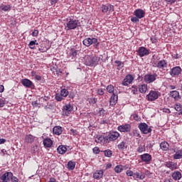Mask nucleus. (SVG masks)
Wrapping results in <instances>:
<instances>
[{
    "instance_id": "nucleus-1",
    "label": "nucleus",
    "mask_w": 182,
    "mask_h": 182,
    "mask_svg": "<svg viewBox=\"0 0 182 182\" xmlns=\"http://www.w3.org/2000/svg\"><path fill=\"white\" fill-rule=\"evenodd\" d=\"M100 59L102 60V58L99 56H90V55H85L84 57V63L87 66H97V65L100 62Z\"/></svg>"
},
{
    "instance_id": "nucleus-2",
    "label": "nucleus",
    "mask_w": 182,
    "mask_h": 182,
    "mask_svg": "<svg viewBox=\"0 0 182 182\" xmlns=\"http://www.w3.org/2000/svg\"><path fill=\"white\" fill-rule=\"evenodd\" d=\"M79 26H80V21H79V20H76L75 18H69L66 23L65 28L67 31H72L76 29V28H79Z\"/></svg>"
},
{
    "instance_id": "nucleus-3",
    "label": "nucleus",
    "mask_w": 182,
    "mask_h": 182,
    "mask_svg": "<svg viewBox=\"0 0 182 182\" xmlns=\"http://www.w3.org/2000/svg\"><path fill=\"white\" fill-rule=\"evenodd\" d=\"M138 128L142 134H149V133H151L152 131L151 127H149L145 122H141L138 125Z\"/></svg>"
},
{
    "instance_id": "nucleus-4",
    "label": "nucleus",
    "mask_w": 182,
    "mask_h": 182,
    "mask_svg": "<svg viewBox=\"0 0 182 182\" xmlns=\"http://www.w3.org/2000/svg\"><path fill=\"white\" fill-rule=\"evenodd\" d=\"M107 136L108 138V143H110V141H115V140H117L119 137H120V134L116 131H112L109 132Z\"/></svg>"
},
{
    "instance_id": "nucleus-5",
    "label": "nucleus",
    "mask_w": 182,
    "mask_h": 182,
    "mask_svg": "<svg viewBox=\"0 0 182 182\" xmlns=\"http://www.w3.org/2000/svg\"><path fill=\"white\" fill-rule=\"evenodd\" d=\"M95 143H100V144H107L109 143V139L107 135H98L95 137Z\"/></svg>"
},
{
    "instance_id": "nucleus-6",
    "label": "nucleus",
    "mask_w": 182,
    "mask_h": 182,
    "mask_svg": "<svg viewBox=\"0 0 182 182\" xmlns=\"http://www.w3.org/2000/svg\"><path fill=\"white\" fill-rule=\"evenodd\" d=\"M13 178L12 172H6L0 176L1 182H11Z\"/></svg>"
},
{
    "instance_id": "nucleus-7",
    "label": "nucleus",
    "mask_w": 182,
    "mask_h": 182,
    "mask_svg": "<svg viewBox=\"0 0 182 182\" xmlns=\"http://www.w3.org/2000/svg\"><path fill=\"white\" fill-rule=\"evenodd\" d=\"M101 11L102 14H112L114 11V6L112 4H102L101 6Z\"/></svg>"
},
{
    "instance_id": "nucleus-8",
    "label": "nucleus",
    "mask_w": 182,
    "mask_h": 182,
    "mask_svg": "<svg viewBox=\"0 0 182 182\" xmlns=\"http://www.w3.org/2000/svg\"><path fill=\"white\" fill-rule=\"evenodd\" d=\"M136 53L140 58H144V56L150 55V50L146 48V47L141 46L138 48Z\"/></svg>"
},
{
    "instance_id": "nucleus-9",
    "label": "nucleus",
    "mask_w": 182,
    "mask_h": 182,
    "mask_svg": "<svg viewBox=\"0 0 182 182\" xmlns=\"http://www.w3.org/2000/svg\"><path fill=\"white\" fill-rule=\"evenodd\" d=\"M117 130L121 133H130L132 130V125L129 124L119 125L117 127Z\"/></svg>"
},
{
    "instance_id": "nucleus-10",
    "label": "nucleus",
    "mask_w": 182,
    "mask_h": 182,
    "mask_svg": "<svg viewBox=\"0 0 182 182\" xmlns=\"http://www.w3.org/2000/svg\"><path fill=\"white\" fill-rule=\"evenodd\" d=\"M146 99L149 102H154V100H157L159 99V92L151 90L149 93L146 95Z\"/></svg>"
},
{
    "instance_id": "nucleus-11",
    "label": "nucleus",
    "mask_w": 182,
    "mask_h": 182,
    "mask_svg": "<svg viewBox=\"0 0 182 182\" xmlns=\"http://www.w3.org/2000/svg\"><path fill=\"white\" fill-rule=\"evenodd\" d=\"M73 112V105L71 104H66L65 105L63 106V116H69L70 113Z\"/></svg>"
},
{
    "instance_id": "nucleus-12",
    "label": "nucleus",
    "mask_w": 182,
    "mask_h": 182,
    "mask_svg": "<svg viewBox=\"0 0 182 182\" xmlns=\"http://www.w3.org/2000/svg\"><path fill=\"white\" fill-rule=\"evenodd\" d=\"M156 77H157L156 74H147L144 76V80L145 83H153L156 80Z\"/></svg>"
},
{
    "instance_id": "nucleus-13",
    "label": "nucleus",
    "mask_w": 182,
    "mask_h": 182,
    "mask_svg": "<svg viewBox=\"0 0 182 182\" xmlns=\"http://www.w3.org/2000/svg\"><path fill=\"white\" fill-rule=\"evenodd\" d=\"M181 73V68L179 66L174 67L171 69L169 72V75L172 76V77H174L176 76H178Z\"/></svg>"
},
{
    "instance_id": "nucleus-14",
    "label": "nucleus",
    "mask_w": 182,
    "mask_h": 182,
    "mask_svg": "<svg viewBox=\"0 0 182 182\" xmlns=\"http://www.w3.org/2000/svg\"><path fill=\"white\" fill-rule=\"evenodd\" d=\"M21 84L23 86H24V87H28L29 89H33V87H35L33 82L27 78L23 79L21 80Z\"/></svg>"
},
{
    "instance_id": "nucleus-15",
    "label": "nucleus",
    "mask_w": 182,
    "mask_h": 182,
    "mask_svg": "<svg viewBox=\"0 0 182 182\" xmlns=\"http://www.w3.org/2000/svg\"><path fill=\"white\" fill-rule=\"evenodd\" d=\"M82 43L85 45V46H90V45H93V43L96 45V43H97V40L95 38H87L82 41Z\"/></svg>"
},
{
    "instance_id": "nucleus-16",
    "label": "nucleus",
    "mask_w": 182,
    "mask_h": 182,
    "mask_svg": "<svg viewBox=\"0 0 182 182\" xmlns=\"http://www.w3.org/2000/svg\"><path fill=\"white\" fill-rule=\"evenodd\" d=\"M165 167H167V168H169V170H171V171H173V170H177V163L173 161H166L164 164Z\"/></svg>"
},
{
    "instance_id": "nucleus-17",
    "label": "nucleus",
    "mask_w": 182,
    "mask_h": 182,
    "mask_svg": "<svg viewBox=\"0 0 182 182\" xmlns=\"http://www.w3.org/2000/svg\"><path fill=\"white\" fill-rule=\"evenodd\" d=\"M134 15L138 18L139 19H141L143 18H144L145 15H146V11H144L143 9H138L136 10H135L134 11Z\"/></svg>"
},
{
    "instance_id": "nucleus-18",
    "label": "nucleus",
    "mask_w": 182,
    "mask_h": 182,
    "mask_svg": "<svg viewBox=\"0 0 182 182\" xmlns=\"http://www.w3.org/2000/svg\"><path fill=\"white\" fill-rule=\"evenodd\" d=\"M77 52L78 51L76 49L72 48L68 54L69 60H76V58H77Z\"/></svg>"
},
{
    "instance_id": "nucleus-19",
    "label": "nucleus",
    "mask_w": 182,
    "mask_h": 182,
    "mask_svg": "<svg viewBox=\"0 0 182 182\" xmlns=\"http://www.w3.org/2000/svg\"><path fill=\"white\" fill-rule=\"evenodd\" d=\"M134 79L133 75H127L122 81L123 86H129L133 82Z\"/></svg>"
},
{
    "instance_id": "nucleus-20",
    "label": "nucleus",
    "mask_w": 182,
    "mask_h": 182,
    "mask_svg": "<svg viewBox=\"0 0 182 182\" xmlns=\"http://www.w3.org/2000/svg\"><path fill=\"white\" fill-rule=\"evenodd\" d=\"M140 159L144 163L149 164V163H150L151 161V155L149 154H144L140 156Z\"/></svg>"
},
{
    "instance_id": "nucleus-21",
    "label": "nucleus",
    "mask_w": 182,
    "mask_h": 182,
    "mask_svg": "<svg viewBox=\"0 0 182 182\" xmlns=\"http://www.w3.org/2000/svg\"><path fill=\"white\" fill-rule=\"evenodd\" d=\"M103 174H105V170L100 169L97 170L94 174L93 177L95 178V180H100V178H103Z\"/></svg>"
},
{
    "instance_id": "nucleus-22",
    "label": "nucleus",
    "mask_w": 182,
    "mask_h": 182,
    "mask_svg": "<svg viewBox=\"0 0 182 182\" xmlns=\"http://www.w3.org/2000/svg\"><path fill=\"white\" fill-rule=\"evenodd\" d=\"M128 146H129V144L127 142V139H124L122 142H120L117 145V148L119 149V150H124L127 149Z\"/></svg>"
},
{
    "instance_id": "nucleus-23",
    "label": "nucleus",
    "mask_w": 182,
    "mask_h": 182,
    "mask_svg": "<svg viewBox=\"0 0 182 182\" xmlns=\"http://www.w3.org/2000/svg\"><path fill=\"white\" fill-rule=\"evenodd\" d=\"M12 9V7L9 4H1L0 12H9Z\"/></svg>"
},
{
    "instance_id": "nucleus-24",
    "label": "nucleus",
    "mask_w": 182,
    "mask_h": 182,
    "mask_svg": "<svg viewBox=\"0 0 182 182\" xmlns=\"http://www.w3.org/2000/svg\"><path fill=\"white\" fill-rule=\"evenodd\" d=\"M53 144V141H52L50 138H46L43 140V146L47 149L52 147Z\"/></svg>"
},
{
    "instance_id": "nucleus-25",
    "label": "nucleus",
    "mask_w": 182,
    "mask_h": 182,
    "mask_svg": "<svg viewBox=\"0 0 182 182\" xmlns=\"http://www.w3.org/2000/svg\"><path fill=\"white\" fill-rule=\"evenodd\" d=\"M117 99H118L117 95L113 93L109 99L110 106H115V105L117 103Z\"/></svg>"
},
{
    "instance_id": "nucleus-26",
    "label": "nucleus",
    "mask_w": 182,
    "mask_h": 182,
    "mask_svg": "<svg viewBox=\"0 0 182 182\" xmlns=\"http://www.w3.org/2000/svg\"><path fill=\"white\" fill-rule=\"evenodd\" d=\"M158 69H166L167 68V61L166 60H161L158 61Z\"/></svg>"
},
{
    "instance_id": "nucleus-27",
    "label": "nucleus",
    "mask_w": 182,
    "mask_h": 182,
    "mask_svg": "<svg viewBox=\"0 0 182 182\" xmlns=\"http://www.w3.org/2000/svg\"><path fill=\"white\" fill-rule=\"evenodd\" d=\"M24 141L28 144H32L33 141H35V136H33L32 134H28L26 135L24 138Z\"/></svg>"
},
{
    "instance_id": "nucleus-28",
    "label": "nucleus",
    "mask_w": 182,
    "mask_h": 182,
    "mask_svg": "<svg viewBox=\"0 0 182 182\" xmlns=\"http://www.w3.org/2000/svg\"><path fill=\"white\" fill-rule=\"evenodd\" d=\"M160 149L161 150H163L164 151H167V150H168V148L170 147V145L168 144V143L166 141H162L160 144Z\"/></svg>"
},
{
    "instance_id": "nucleus-29",
    "label": "nucleus",
    "mask_w": 182,
    "mask_h": 182,
    "mask_svg": "<svg viewBox=\"0 0 182 182\" xmlns=\"http://www.w3.org/2000/svg\"><path fill=\"white\" fill-rule=\"evenodd\" d=\"M129 134L131 137H141L138 129H133L131 132H129Z\"/></svg>"
},
{
    "instance_id": "nucleus-30",
    "label": "nucleus",
    "mask_w": 182,
    "mask_h": 182,
    "mask_svg": "<svg viewBox=\"0 0 182 182\" xmlns=\"http://www.w3.org/2000/svg\"><path fill=\"white\" fill-rule=\"evenodd\" d=\"M63 130L62 129V127H55L53 129V132L54 134H56L57 136H60V134H62Z\"/></svg>"
},
{
    "instance_id": "nucleus-31",
    "label": "nucleus",
    "mask_w": 182,
    "mask_h": 182,
    "mask_svg": "<svg viewBox=\"0 0 182 182\" xmlns=\"http://www.w3.org/2000/svg\"><path fill=\"white\" fill-rule=\"evenodd\" d=\"M68 151V148L63 145H60L58 147L57 151L59 154H65L66 151Z\"/></svg>"
},
{
    "instance_id": "nucleus-32",
    "label": "nucleus",
    "mask_w": 182,
    "mask_h": 182,
    "mask_svg": "<svg viewBox=\"0 0 182 182\" xmlns=\"http://www.w3.org/2000/svg\"><path fill=\"white\" fill-rule=\"evenodd\" d=\"M181 173L180 171H175L172 173V178L173 180H181Z\"/></svg>"
},
{
    "instance_id": "nucleus-33",
    "label": "nucleus",
    "mask_w": 182,
    "mask_h": 182,
    "mask_svg": "<svg viewBox=\"0 0 182 182\" xmlns=\"http://www.w3.org/2000/svg\"><path fill=\"white\" fill-rule=\"evenodd\" d=\"M173 159L175 160H179V159H182V149H178L175 152Z\"/></svg>"
},
{
    "instance_id": "nucleus-34",
    "label": "nucleus",
    "mask_w": 182,
    "mask_h": 182,
    "mask_svg": "<svg viewBox=\"0 0 182 182\" xmlns=\"http://www.w3.org/2000/svg\"><path fill=\"white\" fill-rule=\"evenodd\" d=\"M170 95L171 97H173L175 100H178V99H180V92L178 91L173 90L170 92Z\"/></svg>"
},
{
    "instance_id": "nucleus-35",
    "label": "nucleus",
    "mask_w": 182,
    "mask_h": 182,
    "mask_svg": "<svg viewBox=\"0 0 182 182\" xmlns=\"http://www.w3.org/2000/svg\"><path fill=\"white\" fill-rule=\"evenodd\" d=\"M139 90L140 93H146V92H147V85L143 84L139 85Z\"/></svg>"
},
{
    "instance_id": "nucleus-36",
    "label": "nucleus",
    "mask_w": 182,
    "mask_h": 182,
    "mask_svg": "<svg viewBox=\"0 0 182 182\" xmlns=\"http://www.w3.org/2000/svg\"><path fill=\"white\" fill-rule=\"evenodd\" d=\"M75 167H76V163L75 161H70L68 163V170H75Z\"/></svg>"
},
{
    "instance_id": "nucleus-37",
    "label": "nucleus",
    "mask_w": 182,
    "mask_h": 182,
    "mask_svg": "<svg viewBox=\"0 0 182 182\" xmlns=\"http://www.w3.org/2000/svg\"><path fill=\"white\" fill-rule=\"evenodd\" d=\"M134 178H139L140 180H143L144 178V174L142 173L136 172L134 173Z\"/></svg>"
},
{
    "instance_id": "nucleus-38",
    "label": "nucleus",
    "mask_w": 182,
    "mask_h": 182,
    "mask_svg": "<svg viewBox=\"0 0 182 182\" xmlns=\"http://www.w3.org/2000/svg\"><path fill=\"white\" fill-rule=\"evenodd\" d=\"M123 170H124V166H123L122 165H117L114 168L115 173H122Z\"/></svg>"
},
{
    "instance_id": "nucleus-39",
    "label": "nucleus",
    "mask_w": 182,
    "mask_h": 182,
    "mask_svg": "<svg viewBox=\"0 0 182 182\" xmlns=\"http://www.w3.org/2000/svg\"><path fill=\"white\" fill-rule=\"evenodd\" d=\"M60 95H62L64 97H68V96H69V90H68L67 89H62L60 90Z\"/></svg>"
},
{
    "instance_id": "nucleus-40",
    "label": "nucleus",
    "mask_w": 182,
    "mask_h": 182,
    "mask_svg": "<svg viewBox=\"0 0 182 182\" xmlns=\"http://www.w3.org/2000/svg\"><path fill=\"white\" fill-rule=\"evenodd\" d=\"M55 99V100H57V102H62V100H65V97L63 95H61L60 93H56Z\"/></svg>"
},
{
    "instance_id": "nucleus-41",
    "label": "nucleus",
    "mask_w": 182,
    "mask_h": 182,
    "mask_svg": "<svg viewBox=\"0 0 182 182\" xmlns=\"http://www.w3.org/2000/svg\"><path fill=\"white\" fill-rule=\"evenodd\" d=\"M107 91L108 93H114V87L112 85H109L107 87Z\"/></svg>"
},
{
    "instance_id": "nucleus-42",
    "label": "nucleus",
    "mask_w": 182,
    "mask_h": 182,
    "mask_svg": "<svg viewBox=\"0 0 182 182\" xmlns=\"http://www.w3.org/2000/svg\"><path fill=\"white\" fill-rule=\"evenodd\" d=\"M104 154L105 157H112L113 152L110 149H107L104 151Z\"/></svg>"
},
{
    "instance_id": "nucleus-43",
    "label": "nucleus",
    "mask_w": 182,
    "mask_h": 182,
    "mask_svg": "<svg viewBox=\"0 0 182 182\" xmlns=\"http://www.w3.org/2000/svg\"><path fill=\"white\" fill-rule=\"evenodd\" d=\"M36 41H30L28 46L31 49H35V45L38 46L39 45L38 43H36Z\"/></svg>"
},
{
    "instance_id": "nucleus-44",
    "label": "nucleus",
    "mask_w": 182,
    "mask_h": 182,
    "mask_svg": "<svg viewBox=\"0 0 182 182\" xmlns=\"http://www.w3.org/2000/svg\"><path fill=\"white\" fill-rule=\"evenodd\" d=\"M136 151H138V153H143V151H146V146L144 145H139Z\"/></svg>"
},
{
    "instance_id": "nucleus-45",
    "label": "nucleus",
    "mask_w": 182,
    "mask_h": 182,
    "mask_svg": "<svg viewBox=\"0 0 182 182\" xmlns=\"http://www.w3.org/2000/svg\"><path fill=\"white\" fill-rule=\"evenodd\" d=\"M97 93L98 96H103L105 95V90H103V88H99L97 90Z\"/></svg>"
},
{
    "instance_id": "nucleus-46",
    "label": "nucleus",
    "mask_w": 182,
    "mask_h": 182,
    "mask_svg": "<svg viewBox=\"0 0 182 182\" xmlns=\"http://www.w3.org/2000/svg\"><path fill=\"white\" fill-rule=\"evenodd\" d=\"M175 109L176 112H181L182 110V105L181 104H176L175 105Z\"/></svg>"
},
{
    "instance_id": "nucleus-47",
    "label": "nucleus",
    "mask_w": 182,
    "mask_h": 182,
    "mask_svg": "<svg viewBox=\"0 0 182 182\" xmlns=\"http://www.w3.org/2000/svg\"><path fill=\"white\" fill-rule=\"evenodd\" d=\"M151 64L153 68H157L158 65H159V62L157 61V60L154 59L151 60Z\"/></svg>"
},
{
    "instance_id": "nucleus-48",
    "label": "nucleus",
    "mask_w": 182,
    "mask_h": 182,
    "mask_svg": "<svg viewBox=\"0 0 182 182\" xmlns=\"http://www.w3.org/2000/svg\"><path fill=\"white\" fill-rule=\"evenodd\" d=\"M6 103V100H5V99L0 98V107H4Z\"/></svg>"
},
{
    "instance_id": "nucleus-49",
    "label": "nucleus",
    "mask_w": 182,
    "mask_h": 182,
    "mask_svg": "<svg viewBox=\"0 0 182 182\" xmlns=\"http://www.w3.org/2000/svg\"><path fill=\"white\" fill-rule=\"evenodd\" d=\"M131 21H132V22H133L134 23H137V22H139V18H137L136 16H135V17H132L131 18Z\"/></svg>"
},
{
    "instance_id": "nucleus-50",
    "label": "nucleus",
    "mask_w": 182,
    "mask_h": 182,
    "mask_svg": "<svg viewBox=\"0 0 182 182\" xmlns=\"http://www.w3.org/2000/svg\"><path fill=\"white\" fill-rule=\"evenodd\" d=\"M92 151L95 154H99V153H100V149H99V147H95L93 148Z\"/></svg>"
},
{
    "instance_id": "nucleus-51",
    "label": "nucleus",
    "mask_w": 182,
    "mask_h": 182,
    "mask_svg": "<svg viewBox=\"0 0 182 182\" xmlns=\"http://www.w3.org/2000/svg\"><path fill=\"white\" fill-rule=\"evenodd\" d=\"M126 174H127V176H128V177H132V176H134V173H133L132 171L128 170V171H127Z\"/></svg>"
},
{
    "instance_id": "nucleus-52",
    "label": "nucleus",
    "mask_w": 182,
    "mask_h": 182,
    "mask_svg": "<svg viewBox=\"0 0 182 182\" xmlns=\"http://www.w3.org/2000/svg\"><path fill=\"white\" fill-rule=\"evenodd\" d=\"M168 5H171L176 3V0H165Z\"/></svg>"
},
{
    "instance_id": "nucleus-53",
    "label": "nucleus",
    "mask_w": 182,
    "mask_h": 182,
    "mask_svg": "<svg viewBox=\"0 0 182 182\" xmlns=\"http://www.w3.org/2000/svg\"><path fill=\"white\" fill-rule=\"evenodd\" d=\"M39 35V31L38 30H33L32 32V36H38Z\"/></svg>"
},
{
    "instance_id": "nucleus-54",
    "label": "nucleus",
    "mask_w": 182,
    "mask_h": 182,
    "mask_svg": "<svg viewBox=\"0 0 182 182\" xmlns=\"http://www.w3.org/2000/svg\"><path fill=\"white\" fill-rule=\"evenodd\" d=\"M99 114H100V116H104L105 115V109L103 108L100 109Z\"/></svg>"
},
{
    "instance_id": "nucleus-55",
    "label": "nucleus",
    "mask_w": 182,
    "mask_h": 182,
    "mask_svg": "<svg viewBox=\"0 0 182 182\" xmlns=\"http://www.w3.org/2000/svg\"><path fill=\"white\" fill-rule=\"evenodd\" d=\"M150 40L152 43H156V42H157V39H156V37H151Z\"/></svg>"
},
{
    "instance_id": "nucleus-56",
    "label": "nucleus",
    "mask_w": 182,
    "mask_h": 182,
    "mask_svg": "<svg viewBox=\"0 0 182 182\" xmlns=\"http://www.w3.org/2000/svg\"><path fill=\"white\" fill-rule=\"evenodd\" d=\"M35 79L36 80H42V77L41 75H35Z\"/></svg>"
},
{
    "instance_id": "nucleus-57",
    "label": "nucleus",
    "mask_w": 182,
    "mask_h": 182,
    "mask_svg": "<svg viewBox=\"0 0 182 182\" xmlns=\"http://www.w3.org/2000/svg\"><path fill=\"white\" fill-rule=\"evenodd\" d=\"M172 56H173V59H179V58H180V55L177 53L172 55Z\"/></svg>"
},
{
    "instance_id": "nucleus-58",
    "label": "nucleus",
    "mask_w": 182,
    "mask_h": 182,
    "mask_svg": "<svg viewBox=\"0 0 182 182\" xmlns=\"http://www.w3.org/2000/svg\"><path fill=\"white\" fill-rule=\"evenodd\" d=\"M6 143V139H0V144H4Z\"/></svg>"
},
{
    "instance_id": "nucleus-59",
    "label": "nucleus",
    "mask_w": 182,
    "mask_h": 182,
    "mask_svg": "<svg viewBox=\"0 0 182 182\" xmlns=\"http://www.w3.org/2000/svg\"><path fill=\"white\" fill-rule=\"evenodd\" d=\"M115 63L118 64L117 65L118 68H120V66H122V61L116 60Z\"/></svg>"
},
{
    "instance_id": "nucleus-60",
    "label": "nucleus",
    "mask_w": 182,
    "mask_h": 182,
    "mask_svg": "<svg viewBox=\"0 0 182 182\" xmlns=\"http://www.w3.org/2000/svg\"><path fill=\"white\" fill-rule=\"evenodd\" d=\"M146 147H148L149 149H151L153 147V144H151V142H148Z\"/></svg>"
},
{
    "instance_id": "nucleus-61",
    "label": "nucleus",
    "mask_w": 182,
    "mask_h": 182,
    "mask_svg": "<svg viewBox=\"0 0 182 182\" xmlns=\"http://www.w3.org/2000/svg\"><path fill=\"white\" fill-rule=\"evenodd\" d=\"M5 90L4 85H0V93H2Z\"/></svg>"
},
{
    "instance_id": "nucleus-62",
    "label": "nucleus",
    "mask_w": 182,
    "mask_h": 182,
    "mask_svg": "<svg viewBox=\"0 0 182 182\" xmlns=\"http://www.w3.org/2000/svg\"><path fill=\"white\" fill-rule=\"evenodd\" d=\"M11 182H18L17 178L13 176V178H12Z\"/></svg>"
},
{
    "instance_id": "nucleus-63",
    "label": "nucleus",
    "mask_w": 182,
    "mask_h": 182,
    "mask_svg": "<svg viewBox=\"0 0 182 182\" xmlns=\"http://www.w3.org/2000/svg\"><path fill=\"white\" fill-rule=\"evenodd\" d=\"M164 182H173V179L171 178H166L165 179Z\"/></svg>"
},
{
    "instance_id": "nucleus-64",
    "label": "nucleus",
    "mask_w": 182,
    "mask_h": 182,
    "mask_svg": "<svg viewBox=\"0 0 182 182\" xmlns=\"http://www.w3.org/2000/svg\"><path fill=\"white\" fill-rule=\"evenodd\" d=\"M48 182H56V179L55 178H50Z\"/></svg>"
}]
</instances>
